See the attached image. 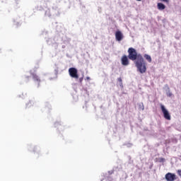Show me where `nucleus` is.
Returning a JSON list of instances; mask_svg holds the SVG:
<instances>
[{
	"label": "nucleus",
	"instance_id": "nucleus-1",
	"mask_svg": "<svg viewBox=\"0 0 181 181\" xmlns=\"http://www.w3.org/2000/svg\"><path fill=\"white\" fill-rule=\"evenodd\" d=\"M127 52L128 56L123 55L121 58L122 66H129V60H132L134 62V64L141 74L146 73V62L144 59L142 54H138L136 49L133 47L129 48Z\"/></svg>",
	"mask_w": 181,
	"mask_h": 181
},
{
	"label": "nucleus",
	"instance_id": "nucleus-2",
	"mask_svg": "<svg viewBox=\"0 0 181 181\" xmlns=\"http://www.w3.org/2000/svg\"><path fill=\"white\" fill-rule=\"evenodd\" d=\"M160 110L163 114V117L165 118V119H167L168 121H170L171 119V116H170V113H169V111H168L166 110V107H165V105H160Z\"/></svg>",
	"mask_w": 181,
	"mask_h": 181
},
{
	"label": "nucleus",
	"instance_id": "nucleus-3",
	"mask_svg": "<svg viewBox=\"0 0 181 181\" xmlns=\"http://www.w3.org/2000/svg\"><path fill=\"white\" fill-rule=\"evenodd\" d=\"M69 74L72 78H75L76 80L78 78V71L74 67L69 69Z\"/></svg>",
	"mask_w": 181,
	"mask_h": 181
},
{
	"label": "nucleus",
	"instance_id": "nucleus-4",
	"mask_svg": "<svg viewBox=\"0 0 181 181\" xmlns=\"http://www.w3.org/2000/svg\"><path fill=\"white\" fill-rule=\"evenodd\" d=\"M165 180L167 181H175L176 180V175L171 173H168L165 175Z\"/></svg>",
	"mask_w": 181,
	"mask_h": 181
},
{
	"label": "nucleus",
	"instance_id": "nucleus-5",
	"mask_svg": "<svg viewBox=\"0 0 181 181\" xmlns=\"http://www.w3.org/2000/svg\"><path fill=\"white\" fill-rule=\"evenodd\" d=\"M115 37L117 42H121V40L124 39V35H122V33H121V31H117L115 33Z\"/></svg>",
	"mask_w": 181,
	"mask_h": 181
},
{
	"label": "nucleus",
	"instance_id": "nucleus-6",
	"mask_svg": "<svg viewBox=\"0 0 181 181\" xmlns=\"http://www.w3.org/2000/svg\"><path fill=\"white\" fill-rule=\"evenodd\" d=\"M32 76H33L34 81H37V83L38 84V87H39V86L40 84V78H39V76L35 74H33Z\"/></svg>",
	"mask_w": 181,
	"mask_h": 181
},
{
	"label": "nucleus",
	"instance_id": "nucleus-7",
	"mask_svg": "<svg viewBox=\"0 0 181 181\" xmlns=\"http://www.w3.org/2000/svg\"><path fill=\"white\" fill-rule=\"evenodd\" d=\"M157 8L159 9V11H163V9H165L166 6L162 3H158Z\"/></svg>",
	"mask_w": 181,
	"mask_h": 181
},
{
	"label": "nucleus",
	"instance_id": "nucleus-8",
	"mask_svg": "<svg viewBox=\"0 0 181 181\" xmlns=\"http://www.w3.org/2000/svg\"><path fill=\"white\" fill-rule=\"evenodd\" d=\"M144 59H146L147 60V62L148 63H152V57H151V55L148 54H145L144 55Z\"/></svg>",
	"mask_w": 181,
	"mask_h": 181
},
{
	"label": "nucleus",
	"instance_id": "nucleus-9",
	"mask_svg": "<svg viewBox=\"0 0 181 181\" xmlns=\"http://www.w3.org/2000/svg\"><path fill=\"white\" fill-rule=\"evenodd\" d=\"M35 105V102L33 100H29L28 103L26 104L27 108H30V107H33Z\"/></svg>",
	"mask_w": 181,
	"mask_h": 181
},
{
	"label": "nucleus",
	"instance_id": "nucleus-10",
	"mask_svg": "<svg viewBox=\"0 0 181 181\" xmlns=\"http://www.w3.org/2000/svg\"><path fill=\"white\" fill-rule=\"evenodd\" d=\"M139 110H141L142 111H144V110H145V106L144 105V103H140L139 105Z\"/></svg>",
	"mask_w": 181,
	"mask_h": 181
},
{
	"label": "nucleus",
	"instance_id": "nucleus-11",
	"mask_svg": "<svg viewBox=\"0 0 181 181\" xmlns=\"http://www.w3.org/2000/svg\"><path fill=\"white\" fill-rule=\"evenodd\" d=\"M117 81H118L119 83L120 87H122V78H117Z\"/></svg>",
	"mask_w": 181,
	"mask_h": 181
},
{
	"label": "nucleus",
	"instance_id": "nucleus-12",
	"mask_svg": "<svg viewBox=\"0 0 181 181\" xmlns=\"http://www.w3.org/2000/svg\"><path fill=\"white\" fill-rule=\"evenodd\" d=\"M177 173L181 177V170H178Z\"/></svg>",
	"mask_w": 181,
	"mask_h": 181
},
{
	"label": "nucleus",
	"instance_id": "nucleus-13",
	"mask_svg": "<svg viewBox=\"0 0 181 181\" xmlns=\"http://www.w3.org/2000/svg\"><path fill=\"white\" fill-rule=\"evenodd\" d=\"M160 162H165V158H160Z\"/></svg>",
	"mask_w": 181,
	"mask_h": 181
},
{
	"label": "nucleus",
	"instance_id": "nucleus-14",
	"mask_svg": "<svg viewBox=\"0 0 181 181\" xmlns=\"http://www.w3.org/2000/svg\"><path fill=\"white\" fill-rule=\"evenodd\" d=\"M86 80H87V81H88L91 80V78H90L89 76H88V77L86 78Z\"/></svg>",
	"mask_w": 181,
	"mask_h": 181
},
{
	"label": "nucleus",
	"instance_id": "nucleus-15",
	"mask_svg": "<svg viewBox=\"0 0 181 181\" xmlns=\"http://www.w3.org/2000/svg\"><path fill=\"white\" fill-rule=\"evenodd\" d=\"M79 83H83V77L79 78Z\"/></svg>",
	"mask_w": 181,
	"mask_h": 181
},
{
	"label": "nucleus",
	"instance_id": "nucleus-16",
	"mask_svg": "<svg viewBox=\"0 0 181 181\" xmlns=\"http://www.w3.org/2000/svg\"><path fill=\"white\" fill-rule=\"evenodd\" d=\"M160 1H168V0H160Z\"/></svg>",
	"mask_w": 181,
	"mask_h": 181
}]
</instances>
